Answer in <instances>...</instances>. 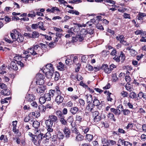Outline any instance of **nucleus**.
Instances as JSON below:
<instances>
[{
  "label": "nucleus",
  "mask_w": 146,
  "mask_h": 146,
  "mask_svg": "<svg viewBox=\"0 0 146 146\" xmlns=\"http://www.w3.org/2000/svg\"><path fill=\"white\" fill-rule=\"evenodd\" d=\"M87 34V31L85 29H82L79 34L76 35L75 37H73L72 42H76L78 41L79 42H81L84 39L86 35Z\"/></svg>",
  "instance_id": "1"
},
{
  "label": "nucleus",
  "mask_w": 146,
  "mask_h": 146,
  "mask_svg": "<svg viewBox=\"0 0 146 146\" xmlns=\"http://www.w3.org/2000/svg\"><path fill=\"white\" fill-rule=\"evenodd\" d=\"M43 135L44 134L43 133H40L37 135H35L31 139L32 141L35 145H40L41 142L43 139Z\"/></svg>",
  "instance_id": "2"
},
{
  "label": "nucleus",
  "mask_w": 146,
  "mask_h": 146,
  "mask_svg": "<svg viewBox=\"0 0 146 146\" xmlns=\"http://www.w3.org/2000/svg\"><path fill=\"white\" fill-rule=\"evenodd\" d=\"M43 75L41 74H38L36 75V83L37 85H42L44 83Z\"/></svg>",
  "instance_id": "3"
},
{
  "label": "nucleus",
  "mask_w": 146,
  "mask_h": 146,
  "mask_svg": "<svg viewBox=\"0 0 146 146\" xmlns=\"http://www.w3.org/2000/svg\"><path fill=\"white\" fill-rule=\"evenodd\" d=\"M45 124L48 132H52L53 131L52 128L53 123L49 119H47L45 121Z\"/></svg>",
  "instance_id": "4"
},
{
  "label": "nucleus",
  "mask_w": 146,
  "mask_h": 146,
  "mask_svg": "<svg viewBox=\"0 0 146 146\" xmlns=\"http://www.w3.org/2000/svg\"><path fill=\"white\" fill-rule=\"evenodd\" d=\"M64 96L63 94H58L56 97L55 101L58 105L61 103L63 102Z\"/></svg>",
  "instance_id": "5"
},
{
  "label": "nucleus",
  "mask_w": 146,
  "mask_h": 146,
  "mask_svg": "<svg viewBox=\"0 0 146 146\" xmlns=\"http://www.w3.org/2000/svg\"><path fill=\"white\" fill-rule=\"evenodd\" d=\"M35 99V97L33 94H27L25 97L26 101L30 103L33 102Z\"/></svg>",
  "instance_id": "6"
},
{
  "label": "nucleus",
  "mask_w": 146,
  "mask_h": 146,
  "mask_svg": "<svg viewBox=\"0 0 146 146\" xmlns=\"http://www.w3.org/2000/svg\"><path fill=\"white\" fill-rule=\"evenodd\" d=\"M63 131L65 135V137L69 138L71 135V132L68 127H65L63 129Z\"/></svg>",
  "instance_id": "7"
},
{
  "label": "nucleus",
  "mask_w": 146,
  "mask_h": 146,
  "mask_svg": "<svg viewBox=\"0 0 146 146\" xmlns=\"http://www.w3.org/2000/svg\"><path fill=\"white\" fill-rule=\"evenodd\" d=\"M29 53H30L33 56L36 55V57H37L39 56H41L39 53H38L37 51H35L33 47L29 48L28 49Z\"/></svg>",
  "instance_id": "8"
},
{
  "label": "nucleus",
  "mask_w": 146,
  "mask_h": 146,
  "mask_svg": "<svg viewBox=\"0 0 146 146\" xmlns=\"http://www.w3.org/2000/svg\"><path fill=\"white\" fill-rule=\"evenodd\" d=\"M43 72H45L46 78H52L53 76V74H54V70L51 71H47L45 70V72L43 70Z\"/></svg>",
  "instance_id": "9"
},
{
  "label": "nucleus",
  "mask_w": 146,
  "mask_h": 146,
  "mask_svg": "<svg viewBox=\"0 0 146 146\" xmlns=\"http://www.w3.org/2000/svg\"><path fill=\"white\" fill-rule=\"evenodd\" d=\"M40 123L37 121H34L33 123V126L36 129L37 132H38L40 127Z\"/></svg>",
  "instance_id": "10"
},
{
  "label": "nucleus",
  "mask_w": 146,
  "mask_h": 146,
  "mask_svg": "<svg viewBox=\"0 0 146 146\" xmlns=\"http://www.w3.org/2000/svg\"><path fill=\"white\" fill-rule=\"evenodd\" d=\"M17 63L14 61H12L10 64V67L15 70H17L18 69V68Z\"/></svg>",
  "instance_id": "11"
},
{
  "label": "nucleus",
  "mask_w": 146,
  "mask_h": 146,
  "mask_svg": "<svg viewBox=\"0 0 146 146\" xmlns=\"http://www.w3.org/2000/svg\"><path fill=\"white\" fill-rule=\"evenodd\" d=\"M1 93L2 95L5 96H7L10 95V92L9 89L6 88L2 90L1 92Z\"/></svg>",
  "instance_id": "12"
},
{
  "label": "nucleus",
  "mask_w": 146,
  "mask_h": 146,
  "mask_svg": "<svg viewBox=\"0 0 146 146\" xmlns=\"http://www.w3.org/2000/svg\"><path fill=\"white\" fill-rule=\"evenodd\" d=\"M53 123L56 122L58 120L57 116L54 115H50L48 116V119Z\"/></svg>",
  "instance_id": "13"
},
{
  "label": "nucleus",
  "mask_w": 146,
  "mask_h": 146,
  "mask_svg": "<svg viewBox=\"0 0 146 146\" xmlns=\"http://www.w3.org/2000/svg\"><path fill=\"white\" fill-rule=\"evenodd\" d=\"M73 121L74 118L73 116H69L68 117L66 120L67 122L70 123V125L72 127H74V124L73 125Z\"/></svg>",
  "instance_id": "14"
},
{
  "label": "nucleus",
  "mask_w": 146,
  "mask_h": 146,
  "mask_svg": "<svg viewBox=\"0 0 146 146\" xmlns=\"http://www.w3.org/2000/svg\"><path fill=\"white\" fill-rule=\"evenodd\" d=\"M54 80L55 81H57L60 78V74L57 72H54L53 74V76Z\"/></svg>",
  "instance_id": "15"
},
{
  "label": "nucleus",
  "mask_w": 146,
  "mask_h": 146,
  "mask_svg": "<svg viewBox=\"0 0 146 146\" xmlns=\"http://www.w3.org/2000/svg\"><path fill=\"white\" fill-rule=\"evenodd\" d=\"M94 98L93 100V104L92 106H93L94 107L95 106H99L100 105V103L99 100L95 97H94Z\"/></svg>",
  "instance_id": "16"
},
{
  "label": "nucleus",
  "mask_w": 146,
  "mask_h": 146,
  "mask_svg": "<svg viewBox=\"0 0 146 146\" xmlns=\"http://www.w3.org/2000/svg\"><path fill=\"white\" fill-rule=\"evenodd\" d=\"M86 101L88 103L91 104L93 101L92 96L89 94H87L86 96Z\"/></svg>",
  "instance_id": "17"
},
{
  "label": "nucleus",
  "mask_w": 146,
  "mask_h": 146,
  "mask_svg": "<svg viewBox=\"0 0 146 146\" xmlns=\"http://www.w3.org/2000/svg\"><path fill=\"white\" fill-rule=\"evenodd\" d=\"M16 38V40L20 42H23L24 40V37L21 35L20 33L18 32H17V36Z\"/></svg>",
  "instance_id": "18"
},
{
  "label": "nucleus",
  "mask_w": 146,
  "mask_h": 146,
  "mask_svg": "<svg viewBox=\"0 0 146 146\" xmlns=\"http://www.w3.org/2000/svg\"><path fill=\"white\" fill-rule=\"evenodd\" d=\"M70 58L72 59V61L74 63H76V62L78 61V57L76 56H75L74 54H71L69 56Z\"/></svg>",
  "instance_id": "19"
},
{
  "label": "nucleus",
  "mask_w": 146,
  "mask_h": 146,
  "mask_svg": "<svg viewBox=\"0 0 146 146\" xmlns=\"http://www.w3.org/2000/svg\"><path fill=\"white\" fill-rule=\"evenodd\" d=\"M45 67V68H44V70L45 71H51V70H54L52 65L51 64H47L46 65Z\"/></svg>",
  "instance_id": "20"
},
{
  "label": "nucleus",
  "mask_w": 146,
  "mask_h": 146,
  "mask_svg": "<svg viewBox=\"0 0 146 146\" xmlns=\"http://www.w3.org/2000/svg\"><path fill=\"white\" fill-rule=\"evenodd\" d=\"M108 118L110 120H113L114 121H115L116 119H115L114 115L111 113H109L107 115Z\"/></svg>",
  "instance_id": "21"
},
{
  "label": "nucleus",
  "mask_w": 146,
  "mask_h": 146,
  "mask_svg": "<svg viewBox=\"0 0 146 146\" xmlns=\"http://www.w3.org/2000/svg\"><path fill=\"white\" fill-rule=\"evenodd\" d=\"M56 135L58 139L60 140L62 139L64 137V135L63 134L62 132L60 131H58Z\"/></svg>",
  "instance_id": "22"
},
{
  "label": "nucleus",
  "mask_w": 146,
  "mask_h": 146,
  "mask_svg": "<svg viewBox=\"0 0 146 146\" xmlns=\"http://www.w3.org/2000/svg\"><path fill=\"white\" fill-rule=\"evenodd\" d=\"M78 111V109L77 107H73L70 108V112L73 114L75 115Z\"/></svg>",
  "instance_id": "23"
},
{
  "label": "nucleus",
  "mask_w": 146,
  "mask_h": 146,
  "mask_svg": "<svg viewBox=\"0 0 146 146\" xmlns=\"http://www.w3.org/2000/svg\"><path fill=\"white\" fill-rule=\"evenodd\" d=\"M46 11L47 12H50L52 13H54L55 11L59 12L60 11L59 9L56 7H53L51 9H46Z\"/></svg>",
  "instance_id": "24"
},
{
  "label": "nucleus",
  "mask_w": 146,
  "mask_h": 146,
  "mask_svg": "<svg viewBox=\"0 0 146 146\" xmlns=\"http://www.w3.org/2000/svg\"><path fill=\"white\" fill-rule=\"evenodd\" d=\"M39 34L38 32L36 31H33L32 33L31 38H35L39 37Z\"/></svg>",
  "instance_id": "25"
},
{
  "label": "nucleus",
  "mask_w": 146,
  "mask_h": 146,
  "mask_svg": "<svg viewBox=\"0 0 146 146\" xmlns=\"http://www.w3.org/2000/svg\"><path fill=\"white\" fill-rule=\"evenodd\" d=\"M94 107L92 106V105L91 106L89 104H88L86 107V109L88 110V111L91 112L92 113H93V112H94Z\"/></svg>",
  "instance_id": "26"
},
{
  "label": "nucleus",
  "mask_w": 146,
  "mask_h": 146,
  "mask_svg": "<svg viewBox=\"0 0 146 146\" xmlns=\"http://www.w3.org/2000/svg\"><path fill=\"white\" fill-rule=\"evenodd\" d=\"M101 69H102L104 70V72L108 74V66L107 64H103L102 66L100 67Z\"/></svg>",
  "instance_id": "27"
},
{
  "label": "nucleus",
  "mask_w": 146,
  "mask_h": 146,
  "mask_svg": "<svg viewBox=\"0 0 146 146\" xmlns=\"http://www.w3.org/2000/svg\"><path fill=\"white\" fill-rule=\"evenodd\" d=\"M84 136L81 135L80 133V134L77 135L76 137V140L77 141H81L84 139Z\"/></svg>",
  "instance_id": "28"
},
{
  "label": "nucleus",
  "mask_w": 146,
  "mask_h": 146,
  "mask_svg": "<svg viewBox=\"0 0 146 146\" xmlns=\"http://www.w3.org/2000/svg\"><path fill=\"white\" fill-rule=\"evenodd\" d=\"M56 115L60 119L64 117V116L63 115L62 112L58 110L56 111Z\"/></svg>",
  "instance_id": "29"
},
{
  "label": "nucleus",
  "mask_w": 146,
  "mask_h": 146,
  "mask_svg": "<svg viewBox=\"0 0 146 146\" xmlns=\"http://www.w3.org/2000/svg\"><path fill=\"white\" fill-rule=\"evenodd\" d=\"M65 62L66 64L70 66L73 64V62L72 61V59L70 58L69 56L68 57V58L66 60Z\"/></svg>",
  "instance_id": "30"
},
{
  "label": "nucleus",
  "mask_w": 146,
  "mask_h": 146,
  "mask_svg": "<svg viewBox=\"0 0 146 146\" xmlns=\"http://www.w3.org/2000/svg\"><path fill=\"white\" fill-rule=\"evenodd\" d=\"M118 109H115L114 108H111L110 109L111 112L113 113L115 115H119L120 114V113L118 112Z\"/></svg>",
  "instance_id": "31"
},
{
  "label": "nucleus",
  "mask_w": 146,
  "mask_h": 146,
  "mask_svg": "<svg viewBox=\"0 0 146 146\" xmlns=\"http://www.w3.org/2000/svg\"><path fill=\"white\" fill-rule=\"evenodd\" d=\"M116 65L113 64H111L108 67V74H110L111 72V71L113 70L114 68H116Z\"/></svg>",
  "instance_id": "32"
},
{
  "label": "nucleus",
  "mask_w": 146,
  "mask_h": 146,
  "mask_svg": "<svg viewBox=\"0 0 146 146\" xmlns=\"http://www.w3.org/2000/svg\"><path fill=\"white\" fill-rule=\"evenodd\" d=\"M65 116L60 119V121L61 123L64 125H67V122L66 120L65 119Z\"/></svg>",
  "instance_id": "33"
},
{
  "label": "nucleus",
  "mask_w": 146,
  "mask_h": 146,
  "mask_svg": "<svg viewBox=\"0 0 146 146\" xmlns=\"http://www.w3.org/2000/svg\"><path fill=\"white\" fill-rule=\"evenodd\" d=\"M70 29H69L67 31V32L68 34L66 35L65 36V37L67 38H69L71 36H72V35H74V32H72L71 31H70Z\"/></svg>",
  "instance_id": "34"
},
{
  "label": "nucleus",
  "mask_w": 146,
  "mask_h": 146,
  "mask_svg": "<svg viewBox=\"0 0 146 146\" xmlns=\"http://www.w3.org/2000/svg\"><path fill=\"white\" fill-rule=\"evenodd\" d=\"M110 54V52L109 51L104 50L101 52V55L102 57H105Z\"/></svg>",
  "instance_id": "35"
},
{
  "label": "nucleus",
  "mask_w": 146,
  "mask_h": 146,
  "mask_svg": "<svg viewBox=\"0 0 146 146\" xmlns=\"http://www.w3.org/2000/svg\"><path fill=\"white\" fill-rule=\"evenodd\" d=\"M134 124L133 123H132L131 122L129 123L127 125L126 127H125L124 129H131L134 126Z\"/></svg>",
  "instance_id": "36"
},
{
  "label": "nucleus",
  "mask_w": 146,
  "mask_h": 146,
  "mask_svg": "<svg viewBox=\"0 0 146 146\" xmlns=\"http://www.w3.org/2000/svg\"><path fill=\"white\" fill-rule=\"evenodd\" d=\"M0 140L1 141H3L4 142H7L8 141V139L7 138L6 136L5 137L4 135H1L0 137Z\"/></svg>",
  "instance_id": "37"
},
{
  "label": "nucleus",
  "mask_w": 146,
  "mask_h": 146,
  "mask_svg": "<svg viewBox=\"0 0 146 146\" xmlns=\"http://www.w3.org/2000/svg\"><path fill=\"white\" fill-rule=\"evenodd\" d=\"M38 28L44 31H45L46 29L44 28V24L42 22L38 23Z\"/></svg>",
  "instance_id": "38"
},
{
  "label": "nucleus",
  "mask_w": 146,
  "mask_h": 146,
  "mask_svg": "<svg viewBox=\"0 0 146 146\" xmlns=\"http://www.w3.org/2000/svg\"><path fill=\"white\" fill-rule=\"evenodd\" d=\"M76 120L80 122L82 121L83 116L82 114H78L76 116Z\"/></svg>",
  "instance_id": "39"
},
{
  "label": "nucleus",
  "mask_w": 146,
  "mask_h": 146,
  "mask_svg": "<svg viewBox=\"0 0 146 146\" xmlns=\"http://www.w3.org/2000/svg\"><path fill=\"white\" fill-rule=\"evenodd\" d=\"M129 97L131 98H137V95L134 92H132L130 93L129 95Z\"/></svg>",
  "instance_id": "40"
},
{
  "label": "nucleus",
  "mask_w": 146,
  "mask_h": 146,
  "mask_svg": "<svg viewBox=\"0 0 146 146\" xmlns=\"http://www.w3.org/2000/svg\"><path fill=\"white\" fill-rule=\"evenodd\" d=\"M55 92H56V93L58 94H61L62 92H61L60 90V88L59 86H56L55 88Z\"/></svg>",
  "instance_id": "41"
},
{
  "label": "nucleus",
  "mask_w": 146,
  "mask_h": 146,
  "mask_svg": "<svg viewBox=\"0 0 146 146\" xmlns=\"http://www.w3.org/2000/svg\"><path fill=\"white\" fill-rule=\"evenodd\" d=\"M86 138L89 141H91L93 139V135L91 134H86Z\"/></svg>",
  "instance_id": "42"
},
{
  "label": "nucleus",
  "mask_w": 146,
  "mask_h": 146,
  "mask_svg": "<svg viewBox=\"0 0 146 146\" xmlns=\"http://www.w3.org/2000/svg\"><path fill=\"white\" fill-rule=\"evenodd\" d=\"M11 36L14 41H16V38L17 37V34L11 33Z\"/></svg>",
  "instance_id": "43"
},
{
  "label": "nucleus",
  "mask_w": 146,
  "mask_h": 146,
  "mask_svg": "<svg viewBox=\"0 0 146 146\" xmlns=\"http://www.w3.org/2000/svg\"><path fill=\"white\" fill-rule=\"evenodd\" d=\"M68 12L70 13L75 14L76 15H79V13L78 11L73 10H69Z\"/></svg>",
  "instance_id": "44"
},
{
  "label": "nucleus",
  "mask_w": 146,
  "mask_h": 146,
  "mask_svg": "<svg viewBox=\"0 0 146 146\" xmlns=\"http://www.w3.org/2000/svg\"><path fill=\"white\" fill-rule=\"evenodd\" d=\"M38 109L39 111L41 112H44L46 110V108L43 105L39 106L38 107Z\"/></svg>",
  "instance_id": "45"
},
{
  "label": "nucleus",
  "mask_w": 146,
  "mask_h": 146,
  "mask_svg": "<svg viewBox=\"0 0 146 146\" xmlns=\"http://www.w3.org/2000/svg\"><path fill=\"white\" fill-rule=\"evenodd\" d=\"M93 117V121L96 123H97L100 121L101 119V117L100 115L95 117Z\"/></svg>",
  "instance_id": "46"
},
{
  "label": "nucleus",
  "mask_w": 146,
  "mask_h": 146,
  "mask_svg": "<svg viewBox=\"0 0 146 146\" xmlns=\"http://www.w3.org/2000/svg\"><path fill=\"white\" fill-rule=\"evenodd\" d=\"M122 111L123 114L125 115H128L130 113V111L127 109H124Z\"/></svg>",
  "instance_id": "47"
},
{
  "label": "nucleus",
  "mask_w": 146,
  "mask_h": 146,
  "mask_svg": "<svg viewBox=\"0 0 146 146\" xmlns=\"http://www.w3.org/2000/svg\"><path fill=\"white\" fill-rule=\"evenodd\" d=\"M44 97L46 100L50 101L51 100V97L50 96L49 94L46 93L45 94Z\"/></svg>",
  "instance_id": "48"
},
{
  "label": "nucleus",
  "mask_w": 146,
  "mask_h": 146,
  "mask_svg": "<svg viewBox=\"0 0 146 146\" xmlns=\"http://www.w3.org/2000/svg\"><path fill=\"white\" fill-rule=\"evenodd\" d=\"M21 57L19 56H16L14 57V60H15V62L17 63V62H18V61H21Z\"/></svg>",
  "instance_id": "49"
},
{
  "label": "nucleus",
  "mask_w": 146,
  "mask_h": 146,
  "mask_svg": "<svg viewBox=\"0 0 146 146\" xmlns=\"http://www.w3.org/2000/svg\"><path fill=\"white\" fill-rule=\"evenodd\" d=\"M39 102L41 104H42L44 103L46 101L44 97H42L39 98Z\"/></svg>",
  "instance_id": "50"
},
{
  "label": "nucleus",
  "mask_w": 146,
  "mask_h": 146,
  "mask_svg": "<svg viewBox=\"0 0 146 146\" xmlns=\"http://www.w3.org/2000/svg\"><path fill=\"white\" fill-rule=\"evenodd\" d=\"M112 78L113 81L116 82L118 80V78L117 77L116 73H114L112 74Z\"/></svg>",
  "instance_id": "51"
},
{
  "label": "nucleus",
  "mask_w": 146,
  "mask_h": 146,
  "mask_svg": "<svg viewBox=\"0 0 146 146\" xmlns=\"http://www.w3.org/2000/svg\"><path fill=\"white\" fill-rule=\"evenodd\" d=\"M121 94L123 97H127L128 96V93L126 91H122L121 93Z\"/></svg>",
  "instance_id": "52"
},
{
  "label": "nucleus",
  "mask_w": 146,
  "mask_h": 146,
  "mask_svg": "<svg viewBox=\"0 0 146 146\" xmlns=\"http://www.w3.org/2000/svg\"><path fill=\"white\" fill-rule=\"evenodd\" d=\"M44 90L43 89L42 87L38 88L36 90V92L38 93H43L44 91Z\"/></svg>",
  "instance_id": "53"
},
{
  "label": "nucleus",
  "mask_w": 146,
  "mask_h": 146,
  "mask_svg": "<svg viewBox=\"0 0 146 146\" xmlns=\"http://www.w3.org/2000/svg\"><path fill=\"white\" fill-rule=\"evenodd\" d=\"M82 130L84 133H86L89 131L90 129L88 127H82Z\"/></svg>",
  "instance_id": "54"
},
{
  "label": "nucleus",
  "mask_w": 146,
  "mask_h": 146,
  "mask_svg": "<svg viewBox=\"0 0 146 146\" xmlns=\"http://www.w3.org/2000/svg\"><path fill=\"white\" fill-rule=\"evenodd\" d=\"M58 138L56 135H53L52 137L51 140L52 141H57Z\"/></svg>",
  "instance_id": "55"
},
{
  "label": "nucleus",
  "mask_w": 146,
  "mask_h": 146,
  "mask_svg": "<svg viewBox=\"0 0 146 146\" xmlns=\"http://www.w3.org/2000/svg\"><path fill=\"white\" fill-rule=\"evenodd\" d=\"M55 42H51L48 44L49 47L51 48H53L55 46Z\"/></svg>",
  "instance_id": "56"
},
{
  "label": "nucleus",
  "mask_w": 146,
  "mask_h": 146,
  "mask_svg": "<svg viewBox=\"0 0 146 146\" xmlns=\"http://www.w3.org/2000/svg\"><path fill=\"white\" fill-rule=\"evenodd\" d=\"M72 132L73 133H75L77 135L80 134V133L78 130L77 128L76 127H75L74 129L72 130Z\"/></svg>",
  "instance_id": "57"
},
{
  "label": "nucleus",
  "mask_w": 146,
  "mask_h": 146,
  "mask_svg": "<svg viewBox=\"0 0 146 146\" xmlns=\"http://www.w3.org/2000/svg\"><path fill=\"white\" fill-rule=\"evenodd\" d=\"M123 16L125 19H131L130 15L126 13H124Z\"/></svg>",
  "instance_id": "58"
},
{
  "label": "nucleus",
  "mask_w": 146,
  "mask_h": 146,
  "mask_svg": "<svg viewBox=\"0 0 146 146\" xmlns=\"http://www.w3.org/2000/svg\"><path fill=\"white\" fill-rule=\"evenodd\" d=\"M55 92V90H51L49 91L48 94H49L50 96L53 97L54 96V93Z\"/></svg>",
  "instance_id": "59"
},
{
  "label": "nucleus",
  "mask_w": 146,
  "mask_h": 146,
  "mask_svg": "<svg viewBox=\"0 0 146 146\" xmlns=\"http://www.w3.org/2000/svg\"><path fill=\"white\" fill-rule=\"evenodd\" d=\"M130 54L132 56H134V55H135L137 53L133 49L131 50L130 51Z\"/></svg>",
  "instance_id": "60"
},
{
  "label": "nucleus",
  "mask_w": 146,
  "mask_h": 146,
  "mask_svg": "<svg viewBox=\"0 0 146 146\" xmlns=\"http://www.w3.org/2000/svg\"><path fill=\"white\" fill-rule=\"evenodd\" d=\"M31 28L33 29H36L38 28V23L36 24H32Z\"/></svg>",
  "instance_id": "61"
},
{
  "label": "nucleus",
  "mask_w": 146,
  "mask_h": 146,
  "mask_svg": "<svg viewBox=\"0 0 146 146\" xmlns=\"http://www.w3.org/2000/svg\"><path fill=\"white\" fill-rule=\"evenodd\" d=\"M80 85L83 86L85 88H88V86L86 84L83 82L82 81H81L80 83Z\"/></svg>",
  "instance_id": "62"
},
{
  "label": "nucleus",
  "mask_w": 146,
  "mask_h": 146,
  "mask_svg": "<svg viewBox=\"0 0 146 146\" xmlns=\"http://www.w3.org/2000/svg\"><path fill=\"white\" fill-rule=\"evenodd\" d=\"M139 112L141 114H143L146 112V109L145 110L142 108H140L139 110Z\"/></svg>",
  "instance_id": "63"
},
{
  "label": "nucleus",
  "mask_w": 146,
  "mask_h": 146,
  "mask_svg": "<svg viewBox=\"0 0 146 146\" xmlns=\"http://www.w3.org/2000/svg\"><path fill=\"white\" fill-rule=\"evenodd\" d=\"M30 119V117L29 116V115H27L25 118L24 121L25 122H29Z\"/></svg>",
  "instance_id": "64"
}]
</instances>
